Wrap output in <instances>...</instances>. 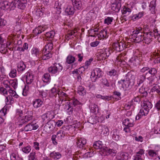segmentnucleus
Returning <instances> with one entry per match:
<instances>
[{"label": "nucleus", "mask_w": 160, "mask_h": 160, "mask_svg": "<svg viewBox=\"0 0 160 160\" xmlns=\"http://www.w3.org/2000/svg\"><path fill=\"white\" fill-rule=\"evenodd\" d=\"M142 108L141 109L138 114L136 116V120L140 119L142 116L147 115L149 110L152 107V104L149 101L144 100L141 103Z\"/></svg>", "instance_id": "obj_1"}, {"label": "nucleus", "mask_w": 160, "mask_h": 160, "mask_svg": "<svg viewBox=\"0 0 160 160\" xmlns=\"http://www.w3.org/2000/svg\"><path fill=\"white\" fill-rule=\"evenodd\" d=\"M131 10L128 8L125 7L122 10V14L124 15L122 18L126 21L127 19H131L133 21L137 20L143 15V12H139L138 13L132 16L130 15Z\"/></svg>", "instance_id": "obj_2"}, {"label": "nucleus", "mask_w": 160, "mask_h": 160, "mask_svg": "<svg viewBox=\"0 0 160 160\" xmlns=\"http://www.w3.org/2000/svg\"><path fill=\"white\" fill-rule=\"evenodd\" d=\"M143 32L144 30L141 27L136 28V30L132 32V38L135 42L139 43L142 41L144 35Z\"/></svg>", "instance_id": "obj_3"}, {"label": "nucleus", "mask_w": 160, "mask_h": 160, "mask_svg": "<svg viewBox=\"0 0 160 160\" xmlns=\"http://www.w3.org/2000/svg\"><path fill=\"white\" fill-rule=\"evenodd\" d=\"M133 77L131 72H128L126 75L124 79L118 81V83L119 86L122 87L123 88H128L130 83V80Z\"/></svg>", "instance_id": "obj_4"}, {"label": "nucleus", "mask_w": 160, "mask_h": 160, "mask_svg": "<svg viewBox=\"0 0 160 160\" xmlns=\"http://www.w3.org/2000/svg\"><path fill=\"white\" fill-rule=\"evenodd\" d=\"M63 69V67L60 63H55L53 65L48 68V71L52 74H55L61 72Z\"/></svg>", "instance_id": "obj_5"}, {"label": "nucleus", "mask_w": 160, "mask_h": 160, "mask_svg": "<svg viewBox=\"0 0 160 160\" xmlns=\"http://www.w3.org/2000/svg\"><path fill=\"white\" fill-rule=\"evenodd\" d=\"M149 32L144 33V39L143 40V42L147 44H149L152 41V37L154 36L157 35V32Z\"/></svg>", "instance_id": "obj_6"}, {"label": "nucleus", "mask_w": 160, "mask_h": 160, "mask_svg": "<svg viewBox=\"0 0 160 160\" xmlns=\"http://www.w3.org/2000/svg\"><path fill=\"white\" fill-rule=\"evenodd\" d=\"M94 75H91V78L93 82H95L97 80L102 76V72L100 68H95L93 70Z\"/></svg>", "instance_id": "obj_7"}, {"label": "nucleus", "mask_w": 160, "mask_h": 160, "mask_svg": "<svg viewBox=\"0 0 160 160\" xmlns=\"http://www.w3.org/2000/svg\"><path fill=\"white\" fill-rule=\"evenodd\" d=\"M32 114L33 113L32 111H28L24 118L20 121V124L22 125L23 124H26L31 120L32 118Z\"/></svg>", "instance_id": "obj_8"}, {"label": "nucleus", "mask_w": 160, "mask_h": 160, "mask_svg": "<svg viewBox=\"0 0 160 160\" xmlns=\"http://www.w3.org/2000/svg\"><path fill=\"white\" fill-rule=\"evenodd\" d=\"M15 7H17L18 8L24 9L26 7L27 4V0H14Z\"/></svg>", "instance_id": "obj_9"}, {"label": "nucleus", "mask_w": 160, "mask_h": 160, "mask_svg": "<svg viewBox=\"0 0 160 160\" xmlns=\"http://www.w3.org/2000/svg\"><path fill=\"white\" fill-rule=\"evenodd\" d=\"M12 3V2H10L7 1H2L0 2V8L2 10L10 11L12 8L11 6Z\"/></svg>", "instance_id": "obj_10"}, {"label": "nucleus", "mask_w": 160, "mask_h": 160, "mask_svg": "<svg viewBox=\"0 0 160 160\" xmlns=\"http://www.w3.org/2000/svg\"><path fill=\"white\" fill-rule=\"evenodd\" d=\"M56 124V122L54 121H49L44 126V129H45L47 132H50L54 129Z\"/></svg>", "instance_id": "obj_11"}, {"label": "nucleus", "mask_w": 160, "mask_h": 160, "mask_svg": "<svg viewBox=\"0 0 160 160\" xmlns=\"http://www.w3.org/2000/svg\"><path fill=\"white\" fill-rule=\"evenodd\" d=\"M38 128V126L36 124H34L32 123H29L26 125L23 128H22L21 131H25L26 132L31 131L33 130H36Z\"/></svg>", "instance_id": "obj_12"}, {"label": "nucleus", "mask_w": 160, "mask_h": 160, "mask_svg": "<svg viewBox=\"0 0 160 160\" xmlns=\"http://www.w3.org/2000/svg\"><path fill=\"white\" fill-rule=\"evenodd\" d=\"M110 51L111 50L108 48L102 50L99 54L100 58L102 60H105L111 54Z\"/></svg>", "instance_id": "obj_13"}, {"label": "nucleus", "mask_w": 160, "mask_h": 160, "mask_svg": "<svg viewBox=\"0 0 160 160\" xmlns=\"http://www.w3.org/2000/svg\"><path fill=\"white\" fill-rule=\"evenodd\" d=\"M3 83L4 87L0 88V91L2 92L4 95H7L8 91L10 90V89L11 88L8 84H9V81L7 80H4L3 81Z\"/></svg>", "instance_id": "obj_14"}, {"label": "nucleus", "mask_w": 160, "mask_h": 160, "mask_svg": "<svg viewBox=\"0 0 160 160\" xmlns=\"http://www.w3.org/2000/svg\"><path fill=\"white\" fill-rule=\"evenodd\" d=\"M124 47V44L121 42H115L112 44L113 49L118 52H120L123 49V48Z\"/></svg>", "instance_id": "obj_15"}, {"label": "nucleus", "mask_w": 160, "mask_h": 160, "mask_svg": "<svg viewBox=\"0 0 160 160\" xmlns=\"http://www.w3.org/2000/svg\"><path fill=\"white\" fill-rule=\"evenodd\" d=\"M47 88L44 85L41 86L38 89L40 95L41 96L42 98L46 97L47 95Z\"/></svg>", "instance_id": "obj_16"}, {"label": "nucleus", "mask_w": 160, "mask_h": 160, "mask_svg": "<svg viewBox=\"0 0 160 160\" xmlns=\"http://www.w3.org/2000/svg\"><path fill=\"white\" fill-rule=\"evenodd\" d=\"M144 152V150L140 149L136 153V155L134 156V160H143V157Z\"/></svg>", "instance_id": "obj_17"}, {"label": "nucleus", "mask_w": 160, "mask_h": 160, "mask_svg": "<svg viewBox=\"0 0 160 160\" xmlns=\"http://www.w3.org/2000/svg\"><path fill=\"white\" fill-rule=\"evenodd\" d=\"M26 82L28 84H30L33 82L34 80V76L32 73L28 72L25 75Z\"/></svg>", "instance_id": "obj_18"}, {"label": "nucleus", "mask_w": 160, "mask_h": 160, "mask_svg": "<svg viewBox=\"0 0 160 160\" xmlns=\"http://www.w3.org/2000/svg\"><path fill=\"white\" fill-rule=\"evenodd\" d=\"M111 7L112 10L116 12H118L121 7V4L119 2H116L112 3Z\"/></svg>", "instance_id": "obj_19"}, {"label": "nucleus", "mask_w": 160, "mask_h": 160, "mask_svg": "<svg viewBox=\"0 0 160 160\" xmlns=\"http://www.w3.org/2000/svg\"><path fill=\"white\" fill-rule=\"evenodd\" d=\"M54 117L53 113L50 112H48L45 113L42 115V119L44 120H47L48 121H51V120Z\"/></svg>", "instance_id": "obj_20"}, {"label": "nucleus", "mask_w": 160, "mask_h": 160, "mask_svg": "<svg viewBox=\"0 0 160 160\" xmlns=\"http://www.w3.org/2000/svg\"><path fill=\"white\" fill-rule=\"evenodd\" d=\"M156 0H153L150 3L149 6V9L152 14L155 13L156 11Z\"/></svg>", "instance_id": "obj_21"}, {"label": "nucleus", "mask_w": 160, "mask_h": 160, "mask_svg": "<svg viewBox=\"0 0 160 160\" xmlns=\"http://www.w3.org/2000/svg\"><path fill=\"white\" fill-rule=\"evenodd\" d=\"M103 145L102 142L98 141L94 142L93 145V147L96 149H100L101 152H102L103 150H105L104 149L102 148Z\"/></svg>", "instance_id": "obj_22"}, {"label": "nucleus", "mask_w": 160, "mask_h": 160, "mask_svg": "<svg viewBox=\"0 0 160 160\" xmlns=\"http://www.w3.org/2000/svg\"><path fill=\"white\" fill-rule=\"evenodd\" d=\"M123 124L125 126L132 127L134 126V121L132 119L127 118L123 122Z\"/></svg>", "instance_id": "obj_23"}, {"label": "nucleus", "mask_w": 160, "mask_h": 160, "mask_svg": "<svg viewBox=\"0 0 160 160\" xmlns=\"http://www.w3.org/2000/svg\"><path fill=\"white\" fill-rule=\"evenodd\" d=\"M128 154L126 152H121L118 153L117 158L119 160H127L128 158Z\"/></svg>", "instance_id": "obj_24"}, {"label": "nucleus", "mask_w": 160, "mask_h": 160, "mask_svg": "<svg viewBox=\"0 0 160 160\" xmlns=\"http://www.w3.org/2000/svg\"><path fill=\"white\" fill-rule=\"evenodd\" d=\"M73 7L75 10H80L82 6V5L80 0H76L72 3Z\"/></svg>", "instance_id": "obj_25"}, {"label": "nucleus", "mask_w": 160, "mask_h": 160, "mask_svg": "<svg viewBox=\"0 0 160 160\" xmlns=\"http://www.w3.org/2000/svg\"><path fill=\"white\" fill-rule=\"evenodd\" d=\"M86 143V140L83 138H80L78 139L77 142V146L79 148L83 147Z\"/></svg>", "instance_id": "obj_26"}, {"label": "nucleus", "mask_w": 160, "mask_h": 160, "mask_svg": "<svg viewBox=\"0 0 160 160\" xmlns=\"http://www.w3.org/2000/svg\"><path fill=\"white\" fill-rule=\"evenodd\" d=\"M75 9L71 5H68L65 10V12L68 15H72L74 13Z\"/></svg>", "instance_id": "obj_27"}, {"label": "nucleus", "mask_w": 160, "mask_h": 160, "mask_svg": "<svg viewBox=\"0 0 160 160\" xmlns=\"http://www.w3.org/2000/svg\"><path fill=\"white\" fill-rule=\"evenodd\" d=\"M50 156L55 160H58L61 157L62 155L58 152L54 151L50 153Z\"/></svg>", "instance_id": "obj_28"}, {"label": "nucleus", "mask_w": 160, "mask_h": 160, "mask_svg": "<svg viewBox=\"0 0 160 160\" xmlns=\"http://www.w3.org/2000/svg\"><path fill=\"white\" fill-rule=\"evenodd\" d=\"M43 102L40 99H36L33 102V105L34 108H38L41 106Z\"/></svg>", "instance_id": "obj_29"}, {"label": "nucleus", "mask_w": 160, "mask_h": 160, "mask_svg": "<svg viewBox=\"0 0 160 160\" xmlns=\"http://www.w3.org/2000/svg\"><path fill=\"white\" fill-rule=\"evenodd\" d=\"M52 57V54L49 51L44 52L42 57V58L43 60L48 59Z\"/></svg>", "instance_id": "obj_30"}, {"label": "nucleus", "mask_w": 160, "mask_h": 160, "mask_svg": "<svg viewBox=\"0 0 160 160\" xmlns=\"http://www.w3.org/2000/svg\"><path fill=\"white\" fill-rule=\"evenodd\" d=\"M131 65L133 66H136L139 63L138 58L137 56H135L134 58H132L130 60Z\"/></svg>", "instance_id": "obj_31"}, {"label": "nucleus", "mask_w": 160, "mask_h": 160, "mask_svg": "<svg viewBox=\"0 0 160 160\" xmlns=\"http://www.w3.org/2000/svg\"><path fill=\"white\" fill-rule=\"evenodd\" d=\"M26 68V65L23 62H19L18 65V70L21 72L24 71Z\"/></svg>", "instance_id": "obj_32"}, {"label": "nucleus", "mask_w": 160, "mask_h": 160, "mask_svg": "<svg viewBox=\"0 0 160 160\" xmlns=\"http://www.w3.org/2000/svg\"><path fill=\"white\" fill-rule=\"evenodd\" d=\"M0 47V52L1 53L5 54L8 52L7 45L5 43H2Z\"/></svg>", "instance_id": "obj_33"}, {"label": "nucleus", "mask_w": 160, "mask_h": 160, "mask_svg": "<svg viewBox=\"0 0 160 160\" xmlns=\"http://www.w3.org/2000/svg\"><path fill=\"white\" fill-rule=\"evenodd\" d=\"M75 61V58L71 55H69L66 58V62L69 64H72Z\"/></svg>", "instance_id": "obj_34"}, {"label": "nucleus", "mask_w": 160, "mask_h": 160, "mask_svg": "<svg viewBox=\"0 0 160 160\" xmlns=\"http://www.w3.org/2000/svg\"><path fill=\"white\" fill-rule=\"evenodd\" d=\"M108 155H110L112 156H114L116 155L117 153V151L116 150L112 149H107V150H105Z\"/></svg>", "instance_id": "obj_35"}, {"label": "nucleus", "mask_w": 160, "mask_h": 160, "mask_svg": "<svg viewBox=\"0 0 160 160\" xmlns=\"http://www.w3.org/2000/svg\"><path fill=\"white\" fill-rule=\"evenodd\" d=\"M147 79L148 80V84L149 86H152L155 84V80L156 79V77L155 76H150L147 78Z\"/></svg>", "instance_id": "obj_36"}, {"label": "nucleus", "mask_w": 160, "mask_h": 160, "mask_svg": "<svg viewBox=\"0 0 160 160\" xmlns=\"http://www.w3.org/2000/svg\"><path fill=\"white\" fill-rule=\"evenodd\" d=\"M58 91L59 90H57L56 88H52L50 93V96L51 97H56L57 94H58Z\"/></svg>", "instance_id": "obj_37"}, {"label": "nucleus", "mask_w": 160, "mask_h": 160, "mask_svg": "<svg viewBox=\"0 0 160 160\" xmlns=\"http://www.w3.org/2000/svg\"><path fill=\"white\" fill-rule=\"evenodd\" d=\"M36 154V153L35 152H32L30 153L28 156V160H38Z\"/></svg>", "instance_id": "obj_38"}, {"label": "nucleus", "mask_w": 160, "mask_h": 160, "mask_svg": "<svg viewBox=\"0 0 160 160\" xmlns=\"http://www.w3.org/2000/svg\"><path fill=\"white\" fill-rule=\"evenodd\" d=\"M31 53L32 55H34L37 57L40 53L39 50L36 48L33 47L31 50Z\"/></svg>", "instance_id": "obj_39"}, {"label": "nucleus", "mask_w": 160, "mask_h": 160, "mask_svg": "<svg viewBox=\"0 0 160 160\" xmlns=\"http://www.w3.org/2000/svg\"><path fill=\"white\" fill-rule=\"evenodd\" d=\"M55 34V32L54 31H51L46 33L45 36L48 38L52 39L54 37Z\"/></svg>", "instance_id": "obj_40"}, {"label": "nucleus", "mask_w": 160, "mask_h": 160, "mask_svg": "<svg viewBox=\"0 0 160 160\" xmlns=\"http://www.w3.org/2000/svg\"><path fill=\"white\" fill-rule=\"evenodd\" d=\"M151 91L152 92H156L160 95V87L158 85L155 86L152 88Z\"/></svg>", "instance_id": "obj_41"}, {"label": "nucleus", "mask_w": 160, "mask_h": 160, "mask_svg": "<svg viewBox=\"0 0 160 160\" xmlns=\"http://www.w3.org/2000/svg\"><path fill=\"white\" fill-rule=\"evenodd\" d=\"M89 107L91 112L92 113H95L96 111L98 110V106L94 104H91Z\"/></svg>", "instance_id": "obj_42"}, {"label": "nucleus", "mask_w": 160, "mask_h": 160, "mask_svg": "<svg viewBox=\"0 0 160 160\" xmlns=\"http://www.w3.org/2000/svg\"><path fill=\"white\" fill-rule=\"evenodd\" d=\"M146 76L144 75H140L138 77V85L142 83L146 79Z\"/></svg>", "instance_id": "obj_43"}, {"label": "nucleus", "mask_w": 160, "mask_h": 160, "mask_svg": "<svg viewBox=\"0 0 160 160\" xmlns=\"http://www.w3.org/2000/svg\"><path fill=\"white\" fill-rule=\"evenodd\" d=\"M50 77L49 74L46 73H45L42 77V80L44 82H48L50 80Z\"/></svg>", "instance_id": "obj_44"}, {"label": "nucleus", "mask_w": 160, "mask_h": 160, "mask_svg": "<svg viewBox=\"0 0 160 160\" xmlns=\"http://www.w3.org/2000/svg\"><path fill=\"white\" fill-rule=\"evenodd\" d=\"M56 135L57 138L62 139L65 136V132L63 130L58 131Z\"/></svg>", "instance_id": "obj_45"}, {"label": "nucleus", "mask_w": 160, "mask_h": 160, "mask_svg": "<svg viewBox=\"0 0 160 160\" xmlns=\"http://www.w3.org/2000/svg\"><path fill=\"white\" fill-rule=\"evenodd\" d=\"M86 91L84 90V89L83 87L82 86H79L78 90V93L81 96H83L85 93Z\"/></svg>", "instance_id": "obj_46"}, {"label": "nucleus", "mask_w": 160, "mask_h": 160, "mask_svg": "<svg viewBox=\"0 0 160 160\" xmlns=\"http://www.w3.org/2000/svg\"><path fill=\"white\" fill-rule=\"evenodd\" d=\"M31 150V147L28 145L22 148V150L24 153L28 154L30 152Z\"/></svg>", "instance_id": "obj_47"}, {"label": "nucleus", "mask_w": 160, "mask_h": 160, "mask_svg": "<svg viewBox=\"0 0 160 160\" xmlns=\"http://www.w3.org/2000/svg\"><path fill=\"white\" fill-rule=\"evenodd\" d=\"M101 83L102 85H103L107 87H109L110 86V84L108 80L105 78H103L101 80Z\"/></svg>", "instance_id": "obj_48"}, {"label": "nucleus", "mask_w": 160, "mask_h": 160, "mask_svg": "<svg viewBox=\"0 0 160 160\" xmlns=\"http://www.w3.org/2000/svg\"><path fill=\"white\" fill-rule=\"evenodd\" d=\"M107 74L109 76H112L117 75L118 72L115 69H113L108 71Z\"/></svg>", "instance_id": "obj_49"}, {"label": "nucleus", "mask_w": 160, "mask_h": 160, "mask_svg": "<svg viewBox=\"0 0 160 160\" xmlns=\"http://www.w3.org/2000/svg\"><path fill=\"white\" fill-rule=\"evenodd\" d=\"M10 94V95L11 96H13L15 98H18V96L16 93V92L12 90L11 88L10 89V90L8 91Z\"/></svg>", "instance_id": "obj_50"}, {"label": "nucleus", "mask_w": 160, "mask_h": 160, "mask_svg": "<svg viewBox=\"0 0 160 160\" xmlns=\"http://www.w3.org/2000/svg\"><path fill=\"white\" fill-rule=\"evenodd\" d=\"M101 132L103 134H106L109 132V129L108 127L106 126H104L101 127Z\"/></svg>", "instance_id": "obj_51"}, {"label": "nucleus", "mask_w": 160, "mask_h": 160, "mask_svg": "<svg viewBox=\"0 0 160 160\" xmlns=\"http://www.w3.org/2000/svg\"><path fill=\"white\" fill-rule=\"evenodd\" d=\"M148 72L151 75V76H155L156 74L157 73V70L155 68H149Z\"/></svg>", "instance_id": "obj_52"}, {"label": "nucleus", "mask_w": 160, "mask_h": 160, "mask_svg": "<svg viewBox=\"0 0 160 160\" xmlns=\"http://www.w3.org/2000/svg\"><path fill=\"white\" fill-rule=\"evenodd\" d=\"M9 84H11L14 89H15L17 87V81L16 80H10L9 81Z\"/></svg>", "instance_id": "obj_53"}, {"label": "nucleus", "mask_w": 160, "mask_h": 160, "mask_svg": "<svg viewBox=\"0 0 160 160\" xmlns=\"http://www.w3.org/2000/svg\"><path fill=\"white\" fill-rule=\"evenodd\" d=\"M112 133V138L116 141H118L119 139V136L117 132L115 131H113Z\"/></svg>", "instance_id": "obj_54"}, {"label": "nucleus", "mask_w": 160, "mask_h": 160, "mask_svg": "<svg viewBox=\"0 0 160 160\" xmlns=\"http://www.w3.org/2000/svg\"><path fill=\"white\" fill-rule=\"evenodd\" d=\"M139 92L140 93L142 94V97H146L147 95V92L145 91V89L142 87L139 88Z\"/></svg>", "instance_id": "obj_55"}, {"label": "nucleus", "mask_w": 160, "mask_h": 160, "mask_svg": "<svg viewBox=\"0 0 160 160\" xmlns=\"http://www.w3.org/2000/svg\"><path fill=\"white\" fill-rule=\"evenodd\" d=\"M42 9L38 8L36 11V14L38 17H41L43 15V10Z\"/></svg>", "instance_id": "obj_56"}, {"label": "nucleus", "mask_w": 160, "mask_h": 160, "mask_svg": "<svg viewBox=\"0 0 160 160\" xmlns=\"http://www.w3.org/2000/svg\"><path fill=\"white\" fill-rule=\"evenodd\" d=\"M70 103L72 104H73L74 107L80 104V102L77 99H73L70 101Z\"/></svg>", "instance_id": "obj_57"}, {"label": "nucleus", "mask_w": 160, "mask_h": 160, "mask_svg": "<svg viewBox=\"0 0 160 160\" xmlns=\"http://www.w3.org/2000/svg\"><path fill=\"white\" fill-rule=\"evenodd\" d=\"M45 48L46 51L47 49H48V51H50L53 48V44L51 43H49L45 45Z\"/></svg>", "instance_id": "obj_58"}, {"label": "nucleus", "mask_w": 160, "mask_h": 160, "mask_svg": "<svg viewBox=\"0 0 160 160\" xmlns=\"http://www.w3.org/2000/svg\"><path fill=\"white\" fill-rule=\"evenodd\" d=\"M10 77L13 78L16 76V70L15 69L12 70L9 73Z\"/></svg>", "instance_id": "obj_59"}, {"label": "nucleus", "mask_w": 160, "mask_h": 160, "mask_svg": "<svg viewBox=\"0 0 160 160\" xmlns=\"http://www.w3.org/2000/svg\"><path fill=\"white\" fill-rule=\"evenodd\" d=\"M113 18L108 17L104 20V23L109 25L112 21Z\"/></svg>", "instance_id": "obj_60"}, {"label": "nucleus", "mask_w": 160, "mask_h": 160, "mask_svg": "<svg viewBox=\"0 0 160 160\" xmlns=\"http://www.w3.org/2000/svg\"><path fill=\"white\" fill-rule=\"evenodd\" d=\"M56 138H57V137L56 135H53L52 136L51 140L52 143L55 145H57L58 144L56 139Z\"/></svg>", "instance_id": "obj_61"}, {"label": "nucleus", "mask_w": 160, "mask_h": 160, "mask_svg": "<svg viewBox=\"0 0 160 160\" xmlns=\"http://www.w3.org/2000/svg\"><path fill=\"white\" fill-rule=\"evenodd\" d=\"M41 29L40 28L38 27L35 28L33 31V33L35 35H37L41 33V32H40V30Z\"/></svg>", "instance_id": "obj_62"}, {"label": "nucleus", "mask_w": 160, "mask_h": 160, "mask_svg": "<svg viewBox=\"0 0 160 160\" xmlns=\"http://www.w3.org/2000/svg\"><path fill=\"white\" fill-rule=\"evenodd\" d=\"M149 70V68L148 67H144L142 68L140 71L142 73H146V75L148 74V72Z\"/></svg>", "instance_id": "obj_63"}, {"label": "nucleus", "mask_w": 160, "mask_h": 160, "mask_svg": "<svg viewBox=\"0 0 160 160\" xmlns=\"http://www.w3.org/2000/svg\"><path fill=\"white\" fill-rule=\"evenodd\" d=\"M148 153L150 156L152 157L155 156L157 155L156 152L152 150H149Z\"/></svg>", "instance_id": "obj_64"}]
</instances>
